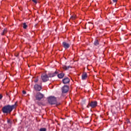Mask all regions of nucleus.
<instances>
[{"mask_svg": "<svg viewBox=\"0 0 131 131\" xmlns=\"http://www.w3.org/2000/svg\"><path fill=\"white\" fill-rule=\"evenodd\" d=\"M65 75V74H64L63 73H61L60 74H57V76L58 77V78H63L64 77Z\"/></svg>", "mask_w": 131, "mask_h": 131, "instance_id": "nucleus-12", "label": "nucleus"}, {"mask_svg": "<svg viewBox=\"0 0 131 131\" xmlns=\"http://www.w3.org/2000/svg\"><path fill=\"white\" fill-rule=\"evenodd\" d=\"M7 28H5L3 32L1 33V35H5V34H6V33H7Z\"/></svg>", "mask_w": 131, "mask_h": 131, "instance_id": "nucleus-14", "label": "nucleus"}, {"mask_svg": "<svg viewBox=\"0 0 131 131\" xmlns=\"http://www.w3.org/2000/svg\"><path fill=\"white\" fill-rule=\"evenodd\" d=\"M75 18H76L75 15H72L71 16V19H72V20H74V19H75Z\"/></svg>", "mask_w": 131, "mask_h": 131, "instance_id": "nucleus-19", "label": "nucleus"}, {"mask_svg": "<svg viewBox=\"0 0 131 131\" xmlns=\"http://www.w3.org/2000/svg\"><path fill=\"white\" fill-rule=\"evenodd\" d=\"M88 77V74L86 73H84L83 74H82L81 78L82 80H85V79H86V78Z\"/></svg>", "mask_w": 131, "mask_h": 131, "instance_id": "nucleus-11", "label": "nucleus"}, {"mask_svg": "<svg viewBox=\"0 0 131 131\" xmlns=\"http://www.w3.org/2000/svg\"><path fill=\"white\" fill-rule=\"evenodd\" d=\"M129 65H130V66H131V62L129 63Z\"/></svg>", "mask_w": 131, "mask_h": 131, "instance_id": "nucleus-29", "label": "nucleus"}, {"mask_svg": "<svg viewBox=\"0 0 131 131\" xmlns=\"http://www.w3.org/2000/svg\"><path fill=\"white\" fill-rule=\"evenodd\" d=\"M49 104L51 105H55L57 104V98L54 96H50L48 99Z\"/></svg>", "mask_w": 131, "mask_h": 131, "instance_id": "nucleus-2", "label": "nucleus"}, {"mask_svg": "<svg viewBox=\"0 0 131 131\" xmlns=\"http://www.w3.org/2000/svg\"><path fill=\"white\" fill-rule=\"evenodd\" d=\"M58 71H56L54 73H49L48 75L49 77H54L56 75H58Z\"/></svg>", "mask_w": 131, "mask_h": 131, "instance_id": "nucleus-9", "label": "nucleus"}, {"mask_svg": "<svg viewBox=\"0 0 131 131\" xmlns=\"http://www.w3.org/2000/svg\"><path fill=\"white\" fill-rule=\"evenodd\" d=\"M7 123H9V124H12V121H11V120H8Z\"/></svg>", "mask_w": 131, "mask_h": 131, "instance_id": "nucleus-21", "label": "nucleus"}, {"mask_svg": "<svg viewBox=\"0 0 131 131\" xmlns=\"http://www.w3.org/2000/svg\"><path fill=\"white\" fill-rule=\"evenodd\" d=\"M37 105H38V106H41V105H42V103L40 102H37Z\"/></svg>", "mask_w": 131, "mask_h": 131, "instance_id": "nucleus-20", "label": "nucleus"}, {"mask_svg": "<svg viewBox=\"0 0 131 131\" xmlns=\"http://www.w3.org/2000/svg\"><path fill=\"white\" fill-rule=\"evenodd\" d=\"M61 91L62 94H66V93H68V91H69V86L66 85H64L62 88Z\"/></svg>", "mask_w": 131, "mask_h": 131, "instance_id": "nucleus-4", "label": "nucleus"}, {"mask_svg": "<svg viewBox=\"0 0 131 131\" xmlns=\"http://www.w3.org/2000/svg\"><path fill=\"white\" fill-rule=\"evenodd\" d=\"M23 28L24 29H26L27 28V25H26V23H24L23 24Z\"/></svg>", "mask_w": 131, "mask_h": 131, "instance_id": "nucleus-16", "label": "nucleus"}, {"mask_svg": "<svg viewBox=\"0 0 131 131\" xmlns=\"http://www.w3.org/2000/svg\"><path fill=\"white\" fill-rule=\"evenodd\" d=\"M97 105H98V102L96 101H92L90 104V107H91V108H95V107H97Z\"/></svg>", "mask_w": 131, "mask_h": 131, "instance_id": "nucleus-7", "label": "nucleus"}, {"mask_svg": "<svg viewBox=\"0 0 131 131\" xmlns=\"http://www.w3.org/2000/svg\"><path fill=\"white\" fill-rule=\"evenodd\" d=\"M2 99H3V95L0 94V100H2Z\"/></svg>", "mask_w": 131, "mask_h": 131, "instance_id": "nucleus-25", "label": "nucleus"}, {"mask_svg": "<svg viewBox=\"0 0 131 131\" xmlns=\"http://www.w3.org/2000/svg\"><path fill=\"white\" fill-rule=\"evenodd\" d=\"M62 82L64 84H68V83L70 82V79H69L68 77L64 78L62 79Z\"/></svg>", "mask_w": 131, "mask_h": 131, "instance_id": "nucleus-6", "label": "nucleus"}, {"mask_svg": "<svg viewBox=\"0 0 131 131\" xmlns=\"http://www.w3.org/2000/svg\"><path fill=\"white\" fill-rule=\"evenodd\" d=\"M34 89L36 91L39 92V91H41V86L40 85L35 84L34 85Z\"/></svg>", "mask_w": 131, "mask_h": 131, "instance_id": "nucleus-8", "label": "nucleus"}, {"mask_svg": "<svg viewBox=\"0 0 131 131\" xmlns=\"http://www.w3.org/2000/svg\"><path fill=\"white\" fill-rule=\"evenodd\" d=\"M45 96L43 95V94H41L40 92H38L36 94V99L38 101H40V100H41V99L43 98V97Z\"/></svg>", "mask_w": 131, "mask_h": 131, "instance_id": "nucleus-3", "label": "nucleus"}, {"mask_svg": "<svg viewBox=\"0 0 131 131\" xmlns=\"http://www.w3.org/2000/svg\"><path fill=\"white\" fill-rule=\"evenodd\" d=\"M89 23V24H91V23Z\"/></svg>", "mask_w": 131, "mask_h": 131, "instance_id": "nucleus-31", "label": "nucleus"}, {"mask_svg": "<svg viewBox=\"0 0 131 131\" xmlns=\"http://www.w3.org/2000/svg\"><path fill=\"white\" fill-rule=\"evenodd\" d=\"M87 108H89V106L88 105H87Z\"/></svg>", "mask_w": 131, "mask_h": 131, "instance_id": "nucleus-30", "label": "nucleus"}, {"mask_svg": "<svg viewBox=\"0 0 131 131\" xmlns=\"http://www.w3.org/2000/svg\"><path fill=\"white\" fill-rule=\"evenodd\" d=\"M38 81V78H36L34 80V82H37Z\"/></svg>", "mask_w": 131, "mask_h": 131, "instance_id": "nucleus-23", "label": "nucleus"}, {"mask_svg": "<svg viewBox=\"0 0 131 131\" xmlns=\"http://www.w3.org/2000/svg\"><path fill=\"white\" fill-rule=\"evenodd\" d=\"M94 46H98L99 45V40H95L94 43Z\"/></svg>", "mask_w": 131, "mask_h": 131, "instance_id": "nucleus-15", "label": "nucleus"}, {"mask_svg": "<svg viewBox=\"0 0 131 131\" xmlns=\"http://www.w3.org/2000/svg\"><path fill=\"white\" fill-rule=\"evenodd\" d=\"M82 105H85V100H82L81 102Z\"/></svg>", "mask_w": 131, "mask_h": 131, "instance_id": "nucleus-22", "label": "nucleus"}, {"mask_svg": "<svg viewBox=\"0 0 131 131\" xmlns=\"http://www.w3.org/2000/svg\"><path fill=\"white\" fill-rule=\"evenodd\" d=\"M4 121L3 119H0V125L4 124Z\"/></svg>", "mask_w": 131, "mask_h": 131, "instance_id": "nucleus-17", "label": "nucleus"}, {"mask_svg": "<svg viewBox=\"0 0 131 131\" xmlns=\"http://www.w3.org/2000/svg\"><path fill=\"white\" fill-rule=\"evenodd\" d=\"M41 77L43 82H46V81H48V80H49V78L50 77L48 76V75L47 74H42L41 76Z\"/></svg>", "mask_w": 131, "mask_h": 131, "instance_id": "nucleus-5", "label": "nucleus"}, {"mask_svg": "<svg viewBox=\"0 0 131 131\" xmlns=\"http://www.w3.org/2000/svg\"><path fill=\"white\" fill-rule=\"evenodd\" d=\"M39 131H47V128H40Z\"/></svg>", "mask_w": 131, "mask_h": 131, "instance_id": "nucleus-18", "label": "nucleus"}, {"mask_svg": "<svg viewBox=\"0 0 131 131\" xmlns=\"http://www.w3.org/2000/svg\"><path fill=\"white\" fill-rule=\"evenodd\" d=\"M91 26H93V24H91Z\"/></svg>", "mask_w": 131, "mask_h": 131, "instance_id": "nucleus-28", "label": "nucleus"}, {"mask_svg": "<svg viewBox=\"0 0 131 131\" xmlns=\"http://www.w3.org/2000/svg\"><path fill=\"white\" fill-rule=\"evenodd\" d=\"M32 1L35 3V4H37V2L36 1V0H32Z\"/></svg>", "mask_w": 131, "mask_h": 131, "instance_id": "nucleus-24", "label": "nucleus"}, {"mask_svg": "<svg viewBox=\"0 0 131 131\" xmlns=\"http://www.w3.org/2000/svg\"><path fill=\"white\" fill-rule=\"evenodd\" d=\"M23 94H24V95H25L26 94V91H23Z\"/></svg>", "mask_w": 131, "mask_h": 131, "instance_id": "nucleus-26", "label": "nucleus"}, {"mask_svg": "<svg viewBox=\"0 0 131 131\" xmlns=\"http://www.w3.org/2000/svg\"><path fill=\"white\" fill-rule=\"evenodd\" d=\"M62 45H63V48H64V49H69V48L70 47V45H69V43H68L66 42H63Z\"/></svg>", "mask_w": 131, "mask_h": 131, "instance_id": "nucleus-10", "label": "nucleus"}, {"mask_svg": "<svg viewBox=\"0 0 131 131\" xmlns=\"http://www.w3.org/2000/svg\"><path fill=\"white\" fill-rule=\"evenodd\" d=\"M70 68H72V67L70 66H63V69L64 70H68V69H69Z\"/></svg>", "mask_w": 131, "mask_h": 131, "instance_id": "nucleus-13", "label": "nucleus"}, {"mask_svg": "<svg viewBox=\"0 0 131 131\" xmlns=\"http://www.w3.org/2000/svg\"><path fill=\"white\" fill-rule=\"evenodd\" d=\"M113 3H116L117 0H113Z\"/></svg>", "mask_w": 131, "mask_h": 131, "instance_id": "nucleus-27", "label": "nucleus"}, {"mask_svg": "<svg viewBox=\"0 0 131 131\" xmlns=\"http://www.w3.org/2000/svg\"><path fill=\"white\" fill-rule=\"evenodd\" d=\"M15 108H16V104L12 105L8 104L2 108V111L4 113L8 114L11 113Z\"/></svg>", "mask_w": 131, "mask_h": 131, "instance_id": "nucleus-1", "label": "nucleus"}]
</instances>
